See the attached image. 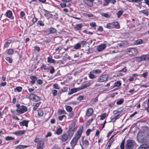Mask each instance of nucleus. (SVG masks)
I'll list each match as a JSON object with an SVG mask.
<instances>
[{"label": "nucleus", "mask_w": 149, "mask_h": 149, "mask_svg": "<svg viewBox=\"0 0 149 149\" xmlns=\"http://www.w3.org/2000/svg\"><path fill=\"white\" fill-rule=\"evenodd\" d=\"M45 31L47 34L54 33L56 32V30L54 28H52L48 29Z\"/></svg>", "instance_id": "13"}, {"label": "nucleus", "mask_w": 149, "mask_h": 149, "mask_svg": "<svg viewBox=\"0 0 149 149\" xmlns=\"http://www.w3.org/2000/svg\"><path fill=\"white\" fill-rule=\"evenodd\" d=\"M50 72V73L51 74H53L55 71V70L54 68L53 67H52L50 69H48Z\"/></svg>", "instance_id": "51"}, {"label": "nucleus", "mask_w": 149, "mask_h": 149, "mask_svg": "<svg viewBox=\"0 0 149 149\" xmlns=\"http://www.w3.org/2000/svg\"><path fill=\"white\" fill-rule=\"evenodd\" d=\"M114 141V140L113 139H110L108 145L107 146V148H108V147L109 148V147L111 145L112 143Z\"/></svg>", "instance_id": "52"}, {"label": "nucleus", "mask_w": 149, "mask_h": 149, "mask_svg": "<svg viewBox=\"0 0 149 149\" xmlns=\"http://www.w3.org/2000/svg\"><path fill=\"white\" fill-rule=\"evenodd\" d=\"M93 112V109L92 108H89L86 111V115L88 116H91Z\"/></svg>", "instance_id": "18"}, {"label": "nucleus", "mask_w": 149, "mask_h": 149, "mask_svg": "<svg viewBox=\"0 0 149 149\" xmlns=\"http://www.w3.org/2000/svg\"><path fill=\"white\" fill-rule=\"evenodd\" d=\"M91 84L90 82H88L87 83H86L82 85L80 87V88L81 90L85 89V88L90 86Z\"/></svg>", "instance_id": "19"}, {"label": "nucleus", "mask_w": 149, "mask_h": 149, "mask_svg": "<svg viewBox=\"0 0 149 149\" xmlns=\"http://www.w3.org/2000/svg\"><path fill=\"white\" fill-rule=\"evenodd\" d=\"M120 114H118L115 116L111 120H113V121H115L116 119L118 118H119V117L120 116Z\"/></svg>", "instance_id": "49"}, {"label": "nucleus", "mask_w": 149, "mask_h": 149, "mask_svg": "<svg viewBox=\"0 0 149 149\" xmlns=\"http://www.w3.org/2000/svg\"><path fill=\"white\" fill-rule=\"evenodd\" d=\"M60 5L61 6V7L62 8L65 7L66 6V3H61L60 4Z\"/></svg>", "instance_id": "62"}, {"label": "nucleus", "mask_w": 149, "mask_h": 149, "mask_svg": "<svg viewBox=\"0 0 149 149\" xmlns=\"http://www.w3.org/2000/svg\"><path fill=\"white\" fill-rule=\"evenodd\" d=\"M52 149H58V147L57 145H55L53 147Z\"/></svg>", "instance_id": "64"}, {"label": "nucleus", "mask_w": 149, "mask_h": 149, "mask_svg": "<svg viewBox=\"0 0 149 149\" xmlns=\"http://www.w3.org/2000/svg\"><path fill=\"white\" fill-rule=\"evenodd\" d=\"M6 14V16L10 18L11 19H13L14 17L12 16V12L11 11L8 10L7 11Z\"/></svg>", "instance_id": "16"}, {"label": "nucleus", "mask_w": 149, "mask_h": 149, "mask_svg": "<svg viewBox=\"0 0 149 149\" xmlns=\"http://www.w3.org/2000/svg\"><path fill=\"white\" fill-rule=\"evenodd\" d=\"M81 90L80 87L77 88H74L71 89L70 91L69 92L68 94L69 95H71L72 94L77 92V91Z\"/></svg>", "instance_id": "12"}, {"label": "nucleus", "mask_w": 149, "mask_h": 149, "mask_svg": "<svg viewBox=\"0 0 149 149\" xmlns=\"http://www.w3.org/2000/svg\"><path fill=\"white\" fill-rule=\"evenodd\" d=\"M93 73L97 74L101 73L102 71L101 70L99 69H96L93 70L92 71Z\"/></svg>", "instance_id": "31"}, {"label": "nucleus", "mask_w": 149, "mask_h": 149, "mask_svg": "<svg viewBox=\"0 0 149 149\" xmlns=\"http://www.w3.org/2000/svg\"><path fill=\"white\" fill-rule=\"evenodd\" d=\"M134 60L137 62H139L141 61V58L140 56L139 57H136L134 58Z\"/></svg>", "instance_id": "50"}, {"label": "nucleus", "mask_w": 149, "mask_h": 149, "mask_svg": "<svg viewBox=\"0 0 149 149\" xmlns=\"http://www.w3.org/2000/svg\"><path fill=\"white\" fill-rule=\"evenodd\" d=\"M104 27L109 29L113 28L112 23H108L106 25H104Z\"/></svg>", "instance_id": "25"}, {"label": "nucleus", "mask_w": 149, "mask_h": 149, "mask_svg": "<svg viewBox=\"0 0 149 149\" xmlns=\"http://www.w3.org/2000/svg\"><path fill=\"white\" fill-rule=\"evenodd\" d=\"M123 13V11L122 10H119L117 13H116V15H117L118 18H119L120 16Z\"/></svg>", "instance_id": "40"}, {"label": "nucleus", "mask_w": 149, "mask_h": 149, "mask_svg": "<svg viewBox=\"0 0 149 149\" xmlns=\"http://www.w3.org/2000/svg\"><path fill=\"white\" fill-rule=\"evenodd\" d=\"M105 3H104V5L106 6L110 2L111 0H104Z\"/></svg>", "instance_id": "60"}, {"label": "nucleus", "mask_w": 149, "mask_h": 149, "mask_svg": "<svg viewBox=\"0 0 149 149\" xmlns=\"http://www.w3.org/2000/svg\"><path fill=\"white\" fill-rule=\"evenodd\" d=\"M66 110L68 112H70L72 111V108L70 106H67L66 107Z\"/></svg>", "instance_id": "47"}, {"label": "nucleus", "mask_w": 149, "mask_h": 149, "mask_svg": "<svg viewBox=\"0 0 149 149\" xmlns=\"http://www.w3.org/2000/svg\"><path fill=\"white\" fill-rule=\"evenodd\" d=\"M82 142L83 146H84L85 148H86L88 146L89 143L88 140H85L84 141H83Z\"/></svg>", "instance_id": "29"}, {"label": "nucleus", "mask_w": 149, "mask_h": 149, "mask_svg": "<svg viewBox=\"0 0 149 149\" xmlns=\"http://www.w3.org/2000/svg\"><path fill=\"white\" fill-rule=\"evenodd\" d=\"M22 89V88L21 87H17L15 88V89L18 92H20L21 91Z\"/></svg>", "instance_id": "58"}, {"label": "nucleus", "mask_w": 149, "mask_h": 149, "mask_svg": "<svg viewBox=\"0 0 149 149\" xmlns=\"http://www.w3.org/2000/svg\"><path fill=\"white\" fill-rule=\"evenodd\" d=\"M12 42L11 40H9L6 41L4 45V48H6L8 47L10 45V44Z\"/></svg>", "instance_id": "23"}, {"label": "nucleus", "mask_w": 149, "mask_h": 149, "mask_svg": "<svg viewBox=\"0 0 149 149\" xmlns=\"http://www.w3.org/2000/svg\"><path fill=\"white\" fill-rule=\"evenodd\" d=\"M28 146H24L22 145H20L17 146L16 148V149H24L25 148H26Z\"/></svg>", "instance_id": "32"}, {"label": "nucleus", "mask_w": 149, "mask_h": 149, "mask_svg": "<svg viewBox=\"0 0 149 149\" xmlns=\"http://www.w3.org/2000/svg\"><path fill=\"white\" fill-rule=\"evenodd\" d=\"M5 59L10 63H12L13 59L11 58L8 57H6L5 58Z\"/></svg>", "instance_id": "34"}, {"label": "nucleus", "mask_w": 149, "mask_h": 149, "mask_svg": "<svg viewBox=\"0 0 149 149\" xmlns=\"http://www.w3.org/2000/svg\"><path fill=\"white\" fill-rule=\"evenodd\" d=\"M25 15V13L23 11H21L20 13V17L23 19V17Z\"/></svg>", "instance_id": "57"}, {"label": "nucleus", "mask_w": 149, "mask_h": 149, "mask_svg": "<svg viewBox=\"0 0 149 149\" xmlns=\"http://www.w3.org/2000/svg\"><path fill=\"white\" fill-rule=\"evenodd\" d=\"M81 47V44L79 43H77L75 45L74 47V48L77 49H79Z\"/></svg>", "instance_id": "43"}, {"label": "nucleus", "mask_w": 149, "mask_h": 149, "mask_svg": "<svg viewBox=\"0 0 149 149\" xmlns=\"http://www.w3.org/2000/svg\"><path fill=\"white\" fill-rule=\"evenodd\" d=\"M121 84V83L119 81H118L115 83L113 87H119L120 86Z\"/></svg>", "instance_id": "39"}, {"label": "nucleus", "mask_w": 149, "mask_h": 149, "mask_svg": "<svg viewBox=\"0 0 149 149\" xmlns=\"http://www.w3.org/2000/svg\"><path fill=\"white\" fill-rule=\"evenodd\" d=\"M30 79L31 80L30 82L33 84L34 83L35 81L37 79V77L35 76H31L30 77Z\"/></svg>", "instance_id": "27"}, {"label": "nucleus", "mask_w": 149, "mask_h": 149, "mask_svg": "<svg viewBox=\"0 0 149 149\" xmlns=\"http://www.w3.org/2000/svg\"><path fill=\"white\" fill-rule=\"evenodd\" d=\"M83 127L79 129L77 132L75 133L74 136L70 141V144L72 148L73 149L77 144L78 140L81 136L83 132Z\"/></svg>", "instance_id": "1"}, {"label": "nucleus", "mask_w": 149, "mask_h": 149, "mask_svg": "<svg viewBox=\"0 0 149 149\" xmlns=\"http://www.w3.org/2000/svg\"><path fill=\"white\" fill-rule=\"evenodd\" d=\"M93 119L92 118H91L89 119L86 123V125H89L90 123L92 122L93 120Z\"/></svg>", "instance_id": "53"}, {"label": "nucleus", "mask_w": 149, "mask_h": 149, "mask_svg": "<svg viewBox=\"0 0 149 149\" xmlns=\"http://www.w3.org/2000/svg\"><path fill=\"white\" fill-rule=\"evenodd\" d=\"M16 106L17 107L16 109V111L19 113L22 114L23 113L27 111V108L24 105L20 106L19 104H17Z\"/></svg>", "instance_id": "5"}, {"label": "nucleus", "mask_w": 149, "mask_h": 149, "mask_svg": "<svg viewBox=\"0 0 149 149\" xmlns=\"http://www.w3.org/2000/svg\"><path fill=\"white\" fill-rule=\"evenodd\" d=\"M28 120H23L19 123V124L20 126H25L27 127L28 126Z\"/></svg>", "instance_id": "15"}, {"label": "nucleus", "mask_w": 149, "mask_h": 149, "mask_svg": "<svg viewBox=\"0 0 149 149\" xmlns=\"http://www.w3.org/2000/svg\"><path fill=\"white\" fill-rule=\"evenodd\" d=\"M145 135L144 132H139L137 135V139L138 142L142 143L146 141Z\"/></svg>", "instance_id": "3"}, {"label": "nucleus", "mask_w": 149, "mask_h": 149, "mask_svg": "<svg viewBox=\"0 0 149 149\" xmlns=\"http://www.w3.org/2000/svg\"><path fill=\"white\" fill-rule=\"evenodd\" d=\"M90 25L92 27H94L96 26V24L95 22L91 23L90 24Z\"/></svg>", "instance_id": "56"}, {"label": "nucleus", "mask_w": 149, "mask_h": 149, "mask_svg": "<svg viewBox=\"0 0 149 149\" xmlns=\"http://www.w3.org/2000/svg\"><path fill=\"white\" fill-rule=\"evenodd\" d=\"M65 117V115H63L61 116H59L58 117V120L60 121H61L63 120V119Z\"/></svg>", "instance_id": "54"}, {"label": "nucleus", "mask_w": 149, "mask_h": 149, "mask_svg": "<svg viewBox=\"0 0 149 149\" xmlns=\"http://www.w3.org/2000/svg\"><path fill=\"white\" fill-rule=\"evenodd\" d=\"M25 132V131L24 130H19L16 131L14 134L17 136H20Z\"/></svg>", "instance_id": "17"}, {"label": "nucleus", "mask_w": 149, "mask_h": 149, "mask_svg": "<svg viewBox=\"0 0 149 149\" xmlns=\"http://www.w3.org/2000/svg\"><path fill=\"white\" fill-rule=\"evenodd\" d=\"M124 102V100L123 99H122L116 102V104H120L123 103Z\"/></svg>", "instance_id": "48"}, {"label": "nucleus", "mask_w": 149, "mask_h": 149, "mask_svg": "<svg viewBox=\"0 0 149 149\" xmlns=\"http://www.w3.org/2000/svg\"><path fill=\"white\" fill-rule=\"evenodd\" d=\"M142 42V40L141 39H139L135 41L134 43L136 45H138L141 44Z\"/></svg>", "instance_id": "30"}, {"label": "nucleus", "mask_w": 149, "mask_h": 149, "mask_svg": "<svg viewBox=\"0 0 149 149\" xmlns=\"http://www.w3.org/2000/svg\"><path fill=\"white\" fill-rule=\"evenodd\" d=\"M6 52L9 55H12L13 54L14 51L12 49H9L6 51Z\"/></svg>", "instance_id": "28"}, {"label": "nucleus", "mask_w": 149, "mask_h": 149, "mask_svg": "<svg viewBox=\"0 0 149 149\" xmlns=\"http://www.w3.org/2000/svg\"><path fill=\"white\" fill-rule=\"evenodd\" d=\"M113 24V28H115L116 29H118L120 28L119 24L117 22H112Z\"/></svg>", "instance_id": "24"}, {"label": "nucleus", "mask_w": 149, "mask_h": 149, "mask_svg": "<svg viewBox=\"0 0 149 149\" xmlns=\"http://www.w3.org/2000/svg\"><path fill=\"white\" fill-rule=\"evenodd\" d=\"M114 104L115 102H113L109 104L108 106L112 108L114 107Z\"/></svg>", "instance_id": "61"}, {"label": "nucleus", "mask_w": 149, "mask_h": 149, "mask_svg": "<svg viewBox=\"0 0 149 149\" xmlns=\"http://www.w3.org/2000/svg\"><path fill=\"white\" fill-rule=\"evenodd\" d=\"M47 62L50 63H54L55 61L49 57H47Z\"/></svg>", "instance_id": "35"}, {"label": "nucleus", "mask_w": 149, "mask_h": 149, "mask_svg": "<svg viewBox=\"0 0 149 149\" xmlns=\"http://www.w3.org/2000/svg\"><path fill=\"white\" fill-rule=\"evenodd\" d=\"M26 97L30 99H32L35 102L38 101L40 100V98L33 94L31 93L26 95Z\"/></svg>", "instance_id": "7"}, {"label": "nucleus", "mask_w": 149, "mask_h": 149, "mask_svg": "<svg viewBox=\"0 0 149 149\" xmlns=\"http://www.w3.org/2000/svg\"><path fill=\"white\" fill-rule=\"evenodd\" d=\"M141 61L148 60L149 59V56L143 55L140 56Z\"/></svg>", "instance_id": "20"}, {"label": "nucleus", "mask_w": 149, "mask_h": 149, "mask_svg": "<svg viewBox=\"0 0 149 149\" xmlns=\"http://www.w3.org/2000/svg\"><path fill=\"white\" fill-rule=\"evenodd\" d=\"M138 149H149V143L141 145L138 148Z\"/></svg>", "instance_id": "11"}, {"label": "nucleus", "mask_w": 149, "mask_h": 149, "mask_svg": "<svg viewBox=\"0 0 149 149\" xmlns=\"http://www.w3.org/2000/svg\"><path fill=\"white\" fill-rule=\"evenodd\" d=\"M53 88H54L56 89H60V87L59 85L57 83L54 84L53 85Z\"/></svg>", "instance_id": "38"}, {"label": "nucleus", "mask_w": 149, "mask_h": 149, "mask_svg": "<svg viewBox=\"0 0 149 149\" xmlns=\"http://www.w3.org/2000/svg\"><path fill=\"white\" fill-rule=\"evenodd\" d=\"M57 91L55 89L52 91V93L54 96H56L57 94Z\"/></svg>", "instance_id": "55"}, {"label": "nucleus", "mask_w": 149, "mask_h": 149, "mask_svg": "<svg viewBox=\"0 0 149 149\" xmlns=\"http://www.w3.org/2000/svg\"><path fill=\"white\" fill-rule=\"evenodd\" d=\"M106 45L105 44H102L97 46V50L98 52H101L105 49Z\"/></svg>", "instance_id": "10"}, {"label": "nucleus", "mask_w": 149, "mask_h": 149, "mask_svg": "<svg viewBox=\"0 0 149 149\" xmlns=\"http://www.w3.org/2000/svg\"><path fill=\"white\" fill-rule=\"evenodd\" d=\"M108 76L107 74H104L98 78L97 82H103L107 80L108 78Z\"/></svg>", "instance_id": "8"}, {"label": "nucleus", "mask_w": 149, "mask_h": 149, "mask_svg": "<svg viewBox=\"0 0 149 149\" xmlns=\"http://www.w3.org/2000/svg\"><path fill=\"white\" fill-rule=\"evenodd\" d=\"M65 111L63 110H58V113L59 114H65Z\"/></svg>", "instance_id": "59"}, {"label": "nucleus", "mask_w": 149, "mask_h": 149, "mask_svg": "<svg viewBox=\"0 0 149 149\" xmlns=\"http://www.w3.org/2000/svg\"><path fill=\"white\" fill-rule=\"evenodd\" d=\"M106 113H104L100 116V119L101 120H104L106 117Z\"/></svg>", "instance_id": "46"}, {"label": "nucleus", "mask_w": 149, "mask_h": 149, "mask_svg": "<svg viewBox=\"0 0 149 149\" xmlns=\"http://www.w3.org/2000/svg\"><path fill=\"white\" fill-rule=\"evenodd\" d=\"M83 26L81 24H77L74 27V29L75 31L80 30Z\"/></svg>", "instance_id": "22"}, {"label": "nucleus", "mask_w": 149, "mask_h": 149, "mask_svg": "<svg viewBox=\"0 0 149 149\" xmlns=\"http://www.w3.org/2000/svg\"><path fill=\"white\" fill-rule=\"evenodd\" d=\"M124 143H125V140H123L120 145V147L121 149H124Z\"/></svg>", "instance_id": "41"}, {"label": "nucleus", "mask_w": 149, "mask_h": 149, "mask_svg": "<svg viewBox=\"0 0 149 149\" xmlns=\"http://www.w3.org/2000/svg\"><path fill=\"white\" fill-rule=\"evenodd\" d=\"M5 140L6 141H9V140H13L14 139V137H13L11 136H7L5 137Z\"/></svg>", "instance_id": "42"}, {"label": "nucleus", "mask_w": 149, "mask_h": 149, "mask_svg": "<svg viewBox=\"0 0 149 149\" xmlns=\"http://www.w3.org/2000/svg\"><path fill=\"white\" fill-rule=\"evenodd\" d=\"M75 123L74 122L72 123L69 125V129L67 132L68 135L70 138L72 137L75 131Z\"/></svg>", "instance_id": "2"}, {"label": "nucleus", "mask_w": 149, "mask_h": 149, "mask_svg": "<svg viewBox=\"0 0 149 149\" xmlns=\"http://www.w3.org/2000/svg\"><path fill=\"white\" fill-rule=\"evenodd\" d=\"M101 15L102 16L105 17L106 18H109L110 17V15H109L107 13H101Z\"/></svg>", "instance_id": "45"}, {"label": "nucleus", "mask_w": 149, "mask_h": 149, "mask_svg": "<svg viewBox=\"0 0 149 149\" xmlns=\"http://www.w3.org/2000/svg\"><path fill=\"white\" fill-rule=\"evenodd\" d=\"M148 73L147 72H146L142 74V76L144 78H145L148 76Z\"/></svg>", "instance_id": "63"}, {"label": "nucleus", "mask_w": 149, "mask_h": 149, "mask_svg": "<svg viewBox=\"0 0 149 149\" xmlns=\"http://www.w3.org/2000/svg\"><path fill=\"white\" fill-rule=\"evenodd\" d=\"M141 13L146 16H148L149 15V13L147 10H143L141 11Z\"/></svg>", "instance_id": "37"}, {"label": "nucleus", "mask_w": 149, "mask_h": 149, "mask_svg": "<svg viewBox=\"0 0 149 149\" xmlns=\"http://www.w3.org/2000/svg\"><path fill=\"white\" fill-rule=\"evenodd\" d=\"M127 54L131 56H135L138 53L137 49L134 48H132L127 49L126 50Z\"/></svg>", "instance_id": "6"}, {"label": "nucleus", "mask_w": 149, "mask_h": 149, "mask_svg": "<svg viewBox=\"0 0 149 149\" xmlns=\"http://www.w3.org/2000/svg\"><path fill=\"white\" fill-rule=\"evenodd\" d=\"M38 113L39 117L41 116L43 114V112L41 110H39L38 111Z\"/></svg>", "instance_id": "36"}, {"label": "nucleus", "mask_w": 149, "mask_h": 149, "mask_svg": "<svg viewBox=\"0 0 149 149\" xmlns=\"http://www.w3.org/2000/svg\"><path fill=\"white\" fill-rule=\"evenodd\" d=\"M40 68L42 69H43L44 70L49 69L47 67L46 65L45 64H42Z\"/></svg>", "instance_id": "44"}, {"label": "nucleus", "mask_w": 149, "mask_h": 149, "mask_svg": "<svg viewBox=\"0 0 149 149\" xmlns=\"http://www.w3.org/2000/svg\"><path fill=\"white\" fill-rule=\"evenodd\" d=\"M68 136L67 134H63L60 137V139L62 142H64L66 141L68 139Z\"/></svg>", "instance_id": "9"}, {"label": "nucleus", "mask_w": 149, "mask_h": 149, "mask_svg": "<svg viewBox=\"0 0 149 149\" xmlns=\"http://www.w3.org/2000/svg\"><path fill=\"white\" fill-rule=\"evenodd\" d=\"M44 143L41 141L39 142L37 145V149H43Z\"/></svg>", "instance_id": "14"}, {"label": "nucleus", "mask_w": 149, "mask_h": 149, "mask_svg": "<svg viewBox=\"0 0 149 149\" xmlns=\"http://www.w3.org/2000/svg\"><path fill=\"white\" fill-rule=\"evenodd\" d=\"M89 77L91 79H93L95 78V75L93 74L92 71L90 72L88 74Z\"/></svg>", "instance_id": "33"}, {"label": "nucleus", "mask_w": 149, "mask_h": 149, "mask_svg": "<svg viewBox=\"0 0 149 149\" xmlns=\"http://www.w3.org/2000/svg\"><path fill=\"white\" fill-rule=\"evenodd\" d=\"M94 0H84V2L88 6H91L92 5V2Z\"/></svg>", "instance_id": "21"}, {"label": "nucleus", "mask_w": 149, "mask_h": 149, "mask_svg": "<svg viewBox=\"0 0 149 149\" xmlns=\"http://www.w3.org/2000/svg\"><path fill=\"white\" fill-rule=\"evenodd\" d=\"M135 143V142L133 140L128 139L126 142L125 149H133Z\"/></svg>", "instance_id": "4"}, {"label": "nucleus", "mask_w": 149, "mask_h": 149, "mask_svg": "<svg viewBox=\"0 0 149 149\" xmlns=\"http://www.w3.org/2000/svg\"><path fill=\"white\" fill-rule=\"evenodd\" d=\"M63 132V130L60 126L58 128L55 134L57 135H59L62 133Z\"/></svg>", "instance_id": "26"}]
</instances>
